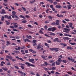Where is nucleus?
Here are the masks:
<instances>
[{
    "instance_id": "nucleus-1",
    "label": "nucleus",
    "mask_w": 76,
    "mask_h": 76,
    "mask_svg": "<svg viewBox=\"0 0 76 76\" xmlns=\"http://www.w3.org/2000/svg\"><path fill=\"white\" fill-rule=\"evenodd\" d=\"M62 61V60H61V59L60 58H59L57 60V62H56V64H57V65H60V63H61Z\"/></svg>"
},
{
    "instance_id": "nucleus-2",
    "label": "nucleus",
    "mask_w": 76,
    "mask_h": 76,
    "mask_svg": "<svg viewBox=\"0 0 76 76\" xmlns=\"http://www.w3.org/2000/svg\"><path fill=\"white\" fill-rule=\"evenodd\" d=\"M61 42V40H60L58 39V38H56L55 39H54L53 40V42Z\"/></svg>"
},
{
    "instance_id": "nucleus-3",
    "label": "nucleus",
    "mask_w": 76,
    "mask_h": 76,
    "mask_svg": "<svg viewBox=\"0 0 76 76\" xmlns=\"http://www.w3.org/2000/svg\"><path fill=\"white\" fill-rule=\"evenodd\" d=\"M58 49H59L58 48H50V49L51 50V51H54L55 50V52H58Z\"/></svg>"
},
{
    "instance_id": "nucleus-4",
    "label": "nucleus",
    "mask_w": 76,
    "mask_h": 76,
    "mask_svg": "<svg viewBox=\"0 0 76 76\" xmlns=\"http://www.w3.org/2000/svg\"><path fill=\"white\" fill-rule=\"evenodd\" d=\"M25 64H26V65H28L29 67H30V66H31V67H34V65H32L31 64H30L29 63L26 62Z\"/></svg>"
},
{
    "instance_id": "nucleus-5",
    "label": "nucleus",
    "mask_w": 76,
    "mask_h": 76,
    "mask_svg": "<svg viewBox=\"0 0 76 76\" xmlns=\"http://www.w3.org/2000/svg\"><path fill=\"white\" fill-rule=\"evenodd\" d=\"M29 61H30V62H31V63H35L34 62H33V61H34V59L33 58H32L31 59L29 58Z\"/></svg>"
},
{
    "instance_id": "nucleus-6",
    "label": "nucleus",
    "mask_w": 76,
    "mask_h": 76,
    "mask_svg": "<svg viewBox=\"0 0 76 76\" xmlns=\"http://www.w3.org/2000/svg\"><path fill=\"white\" fill-rule=\"evenodd\" d=\"M56 7V8H57V9H60V8H61L62 7L61 5H56L55 6Z\"/></svg>"
},
{
    "instance_id": "nucleus-7",
    "label": "nucleus",
    "mask_w": 76,
    "mask_h": 76,
    "mask_svg": "<svg viewBox=\"0 0 76 76\" xmlns=\"http://www.w3.org/2000/svg\"><path fill=\"white\" fill-rule=\"evenodd\" d=\"M20 74L21 75V76H23H23H26V74L25 73H23L22 72H20Z\"/></svg>"
},
{
    "instance_id": "nucleus-8",
    "label": "nucleus",
    "mask_w": 76,
    "mask_h": 76,
    "mask_svg": "<svg viewBox=\"0 0 76 76\" xmlns=\"http://www.w3.org/2000/svg\"><path fill=\"white\" fill-rule=\"evenodd\" d=\"M42 47H43V46L42 45H38L37 47V49L38 50H39L41 48H42Z\"/></svg>"
},
{
    "instance_id": "nucleus-9",
    "label": "nucleus",
    "mask_w": 76,
    "mask_h": 76,
    "mask_svg": "<svg viewBox=\"0 0 76 76\" xmlns=\"http://www.w3.org/2000/svg\"><path fill=\"white\" fill-rule=\"evenodd\" d=\"M67 50H73V48H72L71 46H68L67 47Z\"/></svg>"
},
{
    "instance_id": "nucleus-10",
    "label": "nucleus",
    "mask_w": 76,
    "mask_h": 76,
    "mask_svg": "<svg viewBox=\"0 0 76 76\" xmlns=\"http://www.w3.org/2000/svg\"><path fill=\"white\" fill-rule=\"evenodd\" d=\"M63 39L64 40H69V39H70V38L67 37H64Z\"/></svg>"
},
{
    "instance_id": "nucleus-11",
    "label": "nucleus",
    "mask_w": 76,
    "mask_h": 76,
    "mask_svg": "<svg viewBox=\"0 0 76 76\" xmlns=\"http://www.w3.org/2000/svg\"><path fill=\"white\" fill-rule=\"evenodd\" d=\"M51 29L52 32H54L55 30H56V29L54 27L51 28Z\"/></svg>"
},
{
    "instance_id": "nucleus-12",
    "label": "nucleus",
    "mask_w": 76,
    "mask_h": 76,
    "mask_svg": "<svg viewBox=\"0 0 76 76\" xmlns=\"http://www.w3.org/2000/svg\"><path fill=\"white\" fill-rule=\"evenodd\" d=\"M67 7L68 9H71V7H72V6L71 5H67Z\"/></svg>"
},
{
    "instance_id": "nucleus-13",
    "label": "nucleus",
    "mask_w": 76,
    "mask_h": 76,
    "mask_svg": "<svg viewBox=\"0 0 76 76\" xmlns=\"http://www.w3.org/2000/svg\"><path fill=\"white\" fill-rule=\"evenodd\" d=\"M7 19H10V20H12V18H11V15H9V16H8Z\"/></svg>"
},
{
    "instance_id": "nucleus-14",
    "label": "nucleus",
    "mask_w": 76,
    "mask_h": 76,
    "mask_svg": "<svg viewBox=\"0 0 76 76\" xmlns=\"http://www.w3.org/2000/svg\"><path fill=\"white\" fill-rule=\"evenodd\" d=\"M2 69H3V70H5V71H7V70H8V69H7V68H5L4 67H2Z\"/></svg>"
},
{
    "instance_id": "nucleus-15",
    "label": "nucleus",
    "mask_w": 76,
    "mask_h": 76,
    "mask_svg": "<svg viewBox=\"0 0 76 76\" xmlns=\"http://www.w3.org/2000/svg\"><path fill=\"white\" fill-rule=\"evenodd\" d=\"M69 25V27H70V28L72 27V26H73V24H72V23H70Z\"/></svg>"
},
{
    "instance_id": "nucleus-16",
    "label": "nucleus",
    "mask_w": 76,
    "mask_h": 76,
    "mask_svg": "<svg viewBox=\"0 0 76 76\" xmlns=\"http://www.w3.org/2000/svg\"><path fill=\"white\" fill-rule=\"evenodd\" d=\"M64 30L65 31H70V29H68L67 28H64Z\"/></svg>"
},
{
    "instance_id": "nucleus-17",
    "label": "nucleus",
    "mask_w": 76,
    "mask_h": 76,
    "mask_svg": "<svg viewBox=\"0 0 76 76\" xmlns=\"http://www.w3.org/2000/svg\"><path fill=\"white\" fill-rule=\"evenodd\" d=\"M62 61L63 63H67V61L66 60H63Z\"/></svg>"
},
{
    "instance_id": "nucleus-18",
    "label": "nucleus",
    "mask_w": 76,
    "mask_h": 76,
    "mask_svg": "<svg viewBox=\"0 0 76 76\" xmlns=\"http://www.w3.org/2000/svg\"><path fill=\"white\" fill-rule=\"evenodd\" d=\"M20 18H23L24 19H26V18L25 17V16H23V15H20Z\"/></svg>"
},
{
    "instance_id": "nucleus-19",
    "label": "nucleus",
    "mask_w": 76,
    "mask_h": 76,
    "mask_svg": "<svg viewBox=\"0 0 76 76\" xmlns=\"http://www.w3.org/2000/svg\"><path fill=\"white\" fill-rule=\"evenodd\" d=\"M57 4H58V3L57 1H55L53 3V4H54V5H57Z\"/></svg>"
},
{
    "instance_id": "nucleus-20",
    "label": "nucleus",
    "mask_w": 76,
    "mask_h": 76,
    "mask_svg": "<svg viewBox=\"0 0 76 76\" xmlns=\"http://www.w3.org/2000/svg\"><path fill=\"white\" fill-rule=\"evenodd\" d=\"M22 9H23V10H24L25 12H26V9L24 8V7H22Z\"/></svg>"
},
{
    "instance_id": "nucleus-21",
    "label": "nucleus",
    "mask_w": 76,
    "mask_h": 76,
    "mask_svg": "<svg viewBox=\"0 0 76 76\" xmlns=\"http://www.w3.org/2000/svg\"><path fill=\"white\" fill-rule=\"evenodd\" d=\"M21 53H22V54H25V52H24V50H21Z\"/></svg>"
},
{
    "instance_id": "nucleus-22",
    "label": "nucleus",
    "mask_w": 76,
    "mask_h": 76,
    "mask_svg": "<svg viewBox=\"0 0 76 76\" xmlns=\"http://www.w3.org/2000/svg\"><path fill=\"white\" fill-rule=\"evenodd\" d=\"M22 50H25V47L24 46H23L21 48Z\"/></svg>"
},
{
    "instance_id": "nucleus-23",
    "label": "nucleus",
    "mask_w": 76,
    "mask_h": 76,
    "mask_svg": "<svg viewBox=\"0 0 76 76\" xmlns=\"http://www.w3.org/2000/svg\"><path fill=\"white\" fill-rule=\"evenodd\" d=\"M1 18V20L2 21H4V17L3 16H2Z\"/></svg>"
},
{
    "instance_id": "nucleus-24",
    "label": "nucleus",
    "mask_w": 76,
    "mask_h": 76,
    "mask_svg": "<svg viewBox=\"0 0 76 76\" xmlns=\"http://www.w3.org/2000/svg\"><path fill=\"white\" fill-rule=\"evenodd\" d=\"M7 66H10L11 64H10V62H7Z\"/></svg>"
},
{
    "instance_id": "nucleus-25",
    "label": "nucleus",
    "mask_w": 76,
    "mask_h": 76,
    "mask_svg": "<svg viewBox=\"0 0 76 76\" xmlns=\"http://www.w3.org/2000/svg\"><path fill=\"white\" fill-rule=\"evenodd\" d=\"M18 60H21V61H25V60H23L22 58H18Z\"/></svg>"
},
{
    "instance_id": "nucleus-26",
    "label": "nucleus",
    "mask_w": 76,
    "mask_h": 76,
    "mask_svg": "<svg viewBox=\"0 0 76 76\" xmlns=\"http://www.w3.org/2000/svg\"><path fill=\"white\" fill-rule=\"evenodd\" d=\"M50 35H53L54 36V35H56V34L54 33H50Z\"/></svg>"
},
{
    "instance_id": "nucleus-27",
    "label": "nucleus",
    "mask_w": 76,
    "mask_h": 76,
    "mask_svg": "<svg viewBox=\"0 0 76 76\" xmlns=\"http://www.w3.org/2000/svg\"><path fill=\"white\" fill-rule=\"evenodd\" d=\"M70 44L72 45H76V44L75 43L71 42Z\"/></svg>"
},
{
    "instance_id": "nucleus-28",
    "label": "nucleus",
    "mask_w": 76,
    "mask_h": 76,
    "mask_svg": "<svg viewBox=\"0 0 76 76\" xmlns=\"http://www.w3.org/2000/svg\"><path fill=\"white\" fill-rule=\"evenodd\" d=\"M56 69V67H53L52 68V70H55Z\"/></svg>"
},
{
    "instance_id": "nucleus-29",
    "label": "nucleus",
    "mask_w": 76,
    "mask_h": 76,
    "mask_svg": "<svg viewBox=\"0 0 76 76\" xmlns=\"http://www.w3.org/2000/svg\"><path fill=\"white\" fill-rule=\"evenodd\" d=\"M6 22H7V25H9V24H10V22H8V21H5Z\"/></svg>"
},
{
    "instance_id": "nucleus-30",
    "label": "nucleus",
    "mask_w": 76,
    "mask_h": 76,
    "mask_svg": "<svg viewBox=\"0 0 76 76\" xmlns=\"http://www.w3.org/2000/svg\"><path fill=\"white\" fill-rule=\"evenodd\" d=\"M48 18L49 19H52L53 18V17H52V16H49L48 17Z\"/></svg>"
},
{
    "instance_id": "nucleus-31",
    "label": "nucleus",
    "mask_w": 76,
    "mask_h": 76,
    "mask_svg": "<svg viewBox=\"0 0 76 76\" xmlns=\"http://www.w3.org/2000/svg\"><path fill=\"white\" fill-rule=\"evenodd\" d=\"M55 63L56 62H54L53 63H52L51 66H55Z\"/></svg>"
},
{
    "instance_id": "nucleus-32",
    "label": "nucleus",
    "mask_w": 76,
    "mask_h": 76,
    "mask_svg": "<svg viewBox=\"0 0 76 76\" xmlns=\"http://www.w3.org/2000/svg\"><path fill=\"white\" fill-rule=\"evenodd\" d=\"M26 22H27L26 20H25L22 21V23H26Z\"/></svg>"
},
{
    "instance_id": "nucleus-33",
    "label": "nucleus",
    "mask_w": 76,
    "mask_h": 76,
    "mask_svg": "<svg viewBox=\"0 0 76 76\" xmlns=\"http://www.w3.org/2000/svg\"><path fill=\"white\" fill-rule=\"evenodd\" d=\"M32 42L33 43H36L37 41H36V40L34 39L33 40Z\"/></svg>"
},
{
    "instance_id": "nucleus-34",
    "label": "nucleus",
    "mask_w": 76,
    "mask_h": 76,
    "mask_svg": "<svg viewBox=\"0 0 76 76\" xmlns=\"http://www.w3.org/2000/svg\"><path fill=\"white\" fill-rule=\"evenodd\" d=\"M39 33H40V34H44V33L41 30L39 31Z\"/></svg>"
},
{
    "instance_id": "nucleus-35",
    "label": "nucleus",
    "mask_w": 76,
    "mask_h": 76,
    "mask_svg": "<svg viewBox=\"0 0 76 76\" xmlns=\"http://www.w3.org/2000/svg\"><path fill=\"white\" fill-rule=\"evenodd\" d=\"M47 1H50V3H53V0H47Z\"/></svg>"
},
{
    "instance_id": "nucleus-36",
    "label": "nucleus",
    "mask_w": 76,
    "mask_h": 76,
    "mask_svg": "<svg viewBox=\"0 0 76 76\" xmlns=\"http://www.w3.org/2000/svg\"><path fill=\"white\" fill-rule=\"evenodd\" d=\"M65 20H66V21H67V22H69V21H70V20H69V19H65Z\"/></svg>"
},
{
    "instance_id": "nucleus-37",
    "label": "nucleus",
    "mask_w": 76,
    "mask_h": 76,
    "mask_svg": "<svg viewBox=\"0 0 76 76\" xmlns=\"http://www.w3.org/2000/svg\"><path fill=\"white\" fill-rule=\"evenodd\" d=\"M33 46H35V45H37V44L36 43H33Z\"/></svg>"
},
{
    "instance_id": "nucleus-38",
    "label": "nucleus",
    "mask_w": 76,
    "mask_h": 76,
    "mask_svg": "<svg viewBox=\"0 0 76 76\" xmlns=\"http://www.w3.org/2000/svg\"><path fill=\"white\" fill-rule=\"evenodd\" d=\"M51 25H56V23L55 22L52 23L51 24Z\"/></svg>"
},
{
    "instance_id": "nucleus-39",
    "label": "nucleus",
    "mask_w": 76,
    "mask_h": 76,
    "mask_svg": "<svg viewBox=\"0 0 76 76\" xmlns=\"http://www.w3.org/2000/svg\"><path fill=\"white\" fill-rule=\"evenodd\" d=\"M22 69H24V66L23 65H21L20 66Z\"/></svg>"
},
{
    "instance_id": "nucleus-40",
    "label": "nucleus",
    "mask_w": 76,
    "mask_h": 76,
    "mask_svg": "<svg viewBox=\"0 0 76 76\" xmlns=\"http://www.w3.org/2000/svg\"><path fill=\"white\" fill-rule=\"evenodd\" d=\"M45 29H47V28H48V27H47V26L46 25L44 26Z\"/></svg>"
},
{
    "instance_id": "nucleus-41",
    "label": "nucleus",
    "mask_w": 76,
    "mask_h": 76,
    "mask_svg": "<svg viewBox=\"0 0 76 76\" xmlns=\"http://www.w3.org/2000/svg\"><path fill=\"white\" fill-rule=\"evenodd\" d=\"M25 17H26V18H30V16H29L28 15H26L25 16Z\"/></svg>"
},
{
    "instance_id": "nucleus-42",
    "label": "nucleus",
    "mask_w": 76,
    "mask_h": 76,
    "mask_svg": "<svg viewBox=\"0 0 76 76\" xmlns=\"http://www.w3.org/2000/svg\"><path fill=\"white\" fill-rule=\"evenodd\" d=\"M12 61H16V59H12Z\"/></svg>"
},
{
    "instance_id": "nucleus-43",
    "label": "nucleus",
    "mask_w": 76,
    "mask_h": 76,
    "mask_svg": "<svg viewBox=\"0 0 76 76\" xmlns=\"http://www.w3.org/2000/svg\"><path fill=\"white\" fill-rule=\"evenodd\" d=\"M14 27L15 28H16L17 27H18V26L17 25H15L14 26Z\"/></svg>"
},
{
    "instance_id": "nucleus-44",
    "label": "nucleus",
    "mask_w": 76,
    "mask_h": 76,
    "mask_svg": "<svg viewBox=\"0 0 76 76\" xmlns=\"http://www.w3.org/2000/svg\"><path fill=\"white\" fill-rule=\"evenodd\" d=\"M25 52L26 53H28V50H25Z\"/></svg>"
},
{
    "instance_id": "nucleus-45",
    "label": "nucleus",
    "mask_w": 76,
    "mask_h": 76,
    "mask_svg": "<svg viewBox=\"0 0 76 76\" xmlns=\"http://www.w3.org/2000/svg\"><path fill=\"white\" fill-rule=\"evenodd\" d=\"M15 38H16V39H19V38H20V37H19V36H17Z\"/></svg>"
},
{
    "instance_id": "nucleus-46",
    "label": "nucleus",
    "mask_w": 76,
    "mask_h": 76,
    "mask_svg": "<svg viewBox=\"0 0 76 76\" xmlns=\"http://www.w3.org/2000/svg\"><path fill=\"white\" fill-rule=\"evenodd\" d=\"M0 13H1V14H4V13H6V12H2V11Z\"/></svg>"
},
{
    "instance_id": "nucleus-47",
    "label": "nucleus",
    "mask_w": 76,
    "mask_h": 76,
    "mask_svg": "<svg viewBox=\"0 0 76 76\" xmlns=\"http://www.w3.org/2000/svg\"><path fill=\"white\" fill-rule=\"evenodd\" d=\"M50 8H51V9H53V5H51L50 6Z\"/></svg>"
},
{
    "instance_id": "nucleus-48",
    "label": "nucleus",
    "mask_w": 76,
    "mask_h": 76,
    "mask_svg": "<svg viewBox=\"0 0 76 76\" xmlns=\"http://www.w3.org/2000/svg\"><path fill=\"white\" fill-rule=\"evenodd\" d=\"M55 24H56V25H59L60 24V23H59V22H56L55 23Z\"/></svg>"
},
{
    "instance_id": "nucleus-49",
    "label": "nucleus",
    "mask_w": 76,
    "mask_h": 76,
    "mask_svg": "<svg viewBox=\"0 0 76 76\" xmlns=\"http://www.w3.org/2000/svg\"><path fill=\"white\" fill-rule=\"evenodd\" d=\"M45 35L46 36V37H50V36L48 35L47 34H45Z\"/></svg>"
},
{
    "instance_id": "nucleus-50",
    "label": "nucleus",
    "mask_w": 76,
    "mask_h": 76,
    "mask_svg": "<svg viewBox=\"0 0 76 76\" xmlns=\"http://www.w3.org/2000/svg\"><path fill=\"white\" fill-rule=\"evenodd\" d=\"M53 62H54V60H50V61L49 62L50 63H53Z\"/></svg>"
},
{
    "instance_id": "nucleus-51",
    "label": "nucleus",
    "mask_w": 76,
    "mask_h": 76,
    "mask_svg": "<svg viewBox=\"0 0 76 76\" xmlns=\"http://www.w3.org/2000/svg\"><path fill=\"white\" fill-rule=\"evenodd\" d=\"M34 24H35V25H38V24L36 22H34Z\"/></svg>"
},
{
    "instance_id": "nucleus-52",
    "label": "nucleus",
    "mask_w": 76,
    "mask_h": 76,
    "mask_svg": "<svg viewBox=\"0 0 76 76\" xmlns=\"http://www.w3.org/2000/svg\"><path fill=\"white\" fill-rule=\"evenodd\" d=\"M49 22H50L49 21H45V23H49Z\"/></svg>"
},
{
    "instance_id": "nucleus-53",
    "label": "nucleus",
    "mask_w": 76,
    "mask_h": 76,
    "mask_svg": "<svg viewBox=\"0 0 76 76\" xmlns=\"http://www.w3.org/2000/svg\"><path fill=\"white\" fill-rule=\"evenodd\" d=\"M50 73H53V74H54V71H51Z\"/></svg>"
},
{
    "instance_id": "nucleus-54",
    "label": "nucleus",
    "mask_w": 76,
    "mask_h": 76,
    "mask_svg": "<svg viewBox=\"0 0 76 76\" xmlns=\"http://www.w3.org/2000/svg\"><path fill=\"white\" fill-rule=\"evenodd\" d=\"M3 4L4 5V6H7V4L3 3Z\"/></svg>"
},
{
    "instance_id": "nucleus-55",
    "label": "nucleus",
    "mask_w": 76,
    "mask_h": 76,
    "mask_svg": "<svg viewBox=\"0 0 76 76\" xmlns=\"http://www.w3.org/2000/svg\"><path fill=\"white\" fill-rule=\"evenodd\" d=\"M13 31H18V30H16V28L13 29Z\"/></svg>"
},
{
    "instance_id": "nucleus-56",
    "label": "nucleus",
    "mask_w": 76,
    "mask_h": 76,
    "mask_svg": "<svg viewBox=\"0 0 76 76\" xmlns=\"http://www.w3.org/2000/svg\"><path fill=\"white\" fill-rule=\"evenodd\" d=\"M71 69H72V70H74V71H76V70L75 69V68H74L72 67L71 68Z\"/></svg>"
},
{
    "instance_id": "nucleus-57",
    "label": "nucleus",
    "mask_w": 76,
    "mask_h": 76,
    "mask_svg": "<svg viewBox=\"0 0 76 76\" xmlns=\"http://www.w3.org/2000/svg\"><path fill=\"white\" fill-rule=\"evenodd\" d=\"M15 68H16V69H19V68L18 66H15Z\"/></svg>"
},
{
    "instance_id": "nucleus-58",
    "label": "nucleus",
    "mask_w": 76,
    "mask_h": 76,
    "mask_svg": "<svg viewBox=\"0 0 76 76\" xmlns=\"http://www.w3.org/2000/svg\"><path fill=\"white\" fill-rule=\"evenodd\" d=\"M51 30H52L51 28H48V31H51Z\"/></svg>"
},
{
    "instance_id": "nucleus-59",
    "label": "nucleus",
    "mask_w": 76,
    "mask_h": 76,
    "mask_svg": "<svg viewBox=\"0 0 76 76\" xmlns=\"http://www.w3.org/2000/svg\"><path fill=\"white\" fill-rule=\"evenodd\" d=\"M39 18H42V15H39Z\"/></svg>"
},
{
    "instance_id": "nucleus-60",
    "label": "nucleus",
    "mask_w": 76,
    "mask_h": 76,
    "mask_svg": "<svg viewBox=\"0 0 76 76\" xmlns=\"http://www.w3.org/2000/svg\"><path fill=\"white\" fill-rule=\"evenodd\" d=\"M18 29H23V28L21 27H19Z\"/></svg>"
},
{
    "instance_id": "nucleus-61",
    "label": "nucleus",
    "mask_w": 76,
    "mask_h": 76,
    "mask_svg": "<svg viewBox=\"0 0 76 76\" xmlns=\"http://www.w3.org/2000/svg\"><path fill=\"white\" fill-rule=\"evenodd\" d=\"M12 13H13L14 14H16V12L15 11H12Z\"/></svg>"
},
{
    "instance_id": "nucleus-62",
    "label": "nucleus",
    "mask_w": 76,
    "mask_h": 76,
    "mask_svg": "<svg viewBox=\"0 0 76 76\" xmlns=\"http://www.w3.org/2000/svg\"><path fill=\"white\" fill-rule=\"evenodd\" d=\"M7 44H11L10 42H9V41H7Z\"/></svg>"
},
{
    "instance_id": "nucleus-63",
    "label": "nucleus",
    "mask_w": 76,
    "mask_h": 76,
    "mask_svg": "<svg viewBox=\"0 0 76 76\" xmlns=\"http://www.w3.org/2000/svg\"><path fill=\"white\" fill-rule=\"evenodd\" d=\"M62 22L64 23H66V22L64 20H63Z\"/></svg>"
},
{
    "instance_id": "nucleus-64",
    "label": "nucleus",
    "mask_w": 76,
    "mask_h": 76,
    "mask_svg": "<svg viewBox=\"0 0 76 76\" xmlns=\"http://www.w3.org/2000/svg\"><path fill=\"white\" fill-rule=\"evenodd\" d=\"M52 57L51 56V55H50L48 57V58L50 59V58H52Z\"/></svg>"
}]
</instances>
